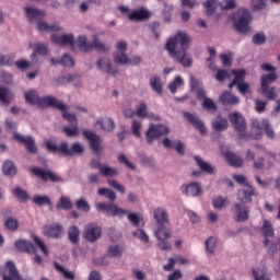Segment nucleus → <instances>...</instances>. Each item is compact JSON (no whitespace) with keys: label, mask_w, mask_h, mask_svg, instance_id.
I'll list each match as a JSON object with an SVG mask.
<instances>
[{"label":"nucleus","mask_w":280,"mask_h":280,"mask_svg":"<svg viewBox=\"0 0 280 280\" xmlns=\"http://www.w3.org/2000/svg\"><path fill=\"white\" fill-rule=\"evenodd\" d=\"M191 38L185 32H177L166 44V50L171 58L179 62L182 67H191V57L187 55Z\"/></svg>","instance_id":"f257e3e1"},{"label":"nucleus","mask_w":280,"mask_h":280,"mask_svg":"<svg viewBox=\"0 0 280 280\" xmlns=\"http://www.w3.org/2000/svg\"><path fill=\"white\" fill-rule=\"evenodd\" d=\"M25 100L28 104L38 106L39 108H58V110H69V106L56 98V96L39 97L37 91L25 93Z\"/></svg>","instance_id":"f03ea898"},{"label":"nucleus","mask_w":280,"mask_h":280,"mask_svg":"<svg viewBox=\"0 0 280 280\" xmlns=\"http://www.w3.org/2000/svg\"><path fill=\"white\" fill-rule=\"evenodd\" d=\"M46 148L48 152H58L60 154H65L66 156H73V154H83L84 145L80 142H74L71 148L67 142H61L60 145H56L51 141L46 142Z\"/></svg>","instance_id":"7ed1b4c3"},{"label":"nucleus","mask_w":280,"mask_h":280,"mask_svg":"<svg viewBox=\"0 0 280 280\" xmlns=\"http://www.w3.org/2000/svg\"><path fill=\"white\" fill-rule=\"evenodd\" d=\"M250 126H252V137L254 139H261L264 135V130L268 139H275L276 137L275 129H272V126H270V122L268 121V119L259 120L257 118H253L250 121Z\"/></svg>","instance_id":"20e7f679"},{"label":"nucleus","mask_w":280,"mask_h":280,"mask_svg":"<svg viewBox=\"0 0 280 280\" xmlns=\"http://www.w3.org/2000/svg\"><path fill=\"white\" fill-rule=\"evenodd\" d=\"M232 20L236 32H240L241 34L250 32V26L248 25H250L253 18L250 16V12H248V10L244 8L238 9L235 13H233Z\"/></svg>","instance_id":"39448f33"},{"label":"nucleus","mask_w":280,"mask_h":280,"mask_svg":"<svg viewBox=\"0 0 280 280\" xmlns=\"http://www.w3.org/2000/svg\"><path fill=\"white\" fill-rule=\"evenodd\" d=\"M277 81V73L270 72L269 74H265L260 79L261 84V93L267 97V100H277V88L270 86L272 82Z\"/></svg>","instance_id":"423d86ee"},{"label":"nucleus","mask_w":280,"mask_h":280,"mask_svg":"<svg viewBox=\"0 0 280 280\" xmlns=\"http://www.w3.org/2000/svg\"><path fill=\"white\" fill-rule=\"evenodd\" d=\"M232 75H234V80L232 83H230V89H233V86H237V90L242 95H248V93H250V84L244 82V75H246V70H232Z\"/></svg>","instance_id":"0eeeda50"},{"label":"nucleus","mask_w":280,"mask_h":280,"mask_svg":"<svg viewBox=\"0 0 280 280\" xmlns=\"http://www.w3.org/2000/svg\"><path fill=\"white\" fill-rule=\"evenodd\" d=\"M128 51V43L120 40L116 44V50L113 54L115 65L128 67L130 63V57L126 54Z\"/></svg>","instance_id":"6e6552de"},{"label":"nucleus","mask_w":280,"mask_h":280,"mask_svg":"<svg viewBox=\"0 0 280 280\" xmlns=\"http://www.w3.org/2000/svg\"><path fill=\"white\" fill-rule=\"evenodd\" d=\"M83 237L86 242L94 243L102 237V228L97 223H89L84 226Z\"/></svg>","instance_id":"1a4fd4ad"},{"label":"nucleus","mask_w":280,"mask_h":280,"mask_svg":"<svg viewBox=\"0 0 280 280\" xmlns=\"http://www.w3.org/2000/svg\"><path fill=\"white\" fill-rule=\"evenodd\" d=\"M229 119L236 132H238V137L241 139H246V133L244 132L246 130V120L244 117L240 115V113H232L230 114Z\"/></svg>","instance_id":"9d476101"},{"label":"nucleus","mask_w":280,"mask_h":280,"mask_svg":"<svg viewBox=\"0 0 280 280\" xmlns=\"http://www.w3.org/2000/svg\"><path fill=\"white\" fill-rule=\"evenodd\" d=\"M165 135H170V127L164 125H151L147 131V141L148 143H152L154 139H159V137Z\"/></svg>","instance_id":"9b49d317"},{"label":"nucleus","mask_w":280,"mask_h":280,"mask_svg":"<svg viewBox=\"0 0 280 280\" xmlns=\"http://www.w3.org/2000/svg\"><path fill=\"white\" fill-rule=\"evenodd\" d=\"M232 211L236 222H247L248 218H250V208L244 203H235Z\"/></svg>","instance_id":"f8f14e48"},{"label":"nucleus","mask_w":280,"mask_h":280,"mask_svg":"<svg viewBox=\"0 0 280 280\" xmlns=\"http://www.w3.org/2000/svg\"><path fill=\"white\" fill-rule=\"evenodd\" d=\"M83 137L88 139L90 143V148L95 152L96 154L98 152H102V137L97 136V133L93 131L85 130L83 131Z\"/></svg>","instance_id":"ddd939ff"},{"label":"nucleus","mask_w":280,"mask_h":280,"mask_svg":"<svg viewBox=\"0 0 280 280\" xmlns=\"http://www.w3.org/2000/svg\"><path fill=\"white\" fill-rule=\"evenodd\" d=\"M180 191L184 194V196H188L190 198L202 196V187L197 182L183 185L180 187Z\"/></svg>","instance_id":"4468645a"},{"label":"nucleus","mask_w":280,"mask_h":280,"mask_svg":"<svg viewBox=\"0 0 280 280\" xmlns=\"http://www.w3.org/2000/svg\"><path fill=\"white\" fill-rule=\"evenodd\" d=\"M184 117L200 132V135H207V126H205V121H202L197 115L191 114L189 112H184Z\"/></svg>","instance_id":"2eb2a0df"},{"label":"nucleus","mask_w":280,"mask_h":280,"mask_svg":"<svg viewBox=\"0 0 280 280\" xmlns=\"http://www.w3.org/2000/svg\"><path fill=\"white\" fill-rule=\"evenodd\" d=\"M96 67L98 71H102L103 73H108V75H115V73H117V70L113 68V61H110V58L108 57H100L96 60Z\"/></svg>","instance_id":"dca6fc26"},{"label":"nucleus","mask_w":280,"mask_h":280,"mask_svg":"<svg viewBox=\"0 0 280 280\" xmlns=\"http://www.w3.org/2000/svg\"><path fill=\"white\" fill-rule=\"evenodd\" d=\"M94 128L103 130V132H113L115 130V121L110 117H101L94 122Z\"/></svg>","instance_id":"f3484780"},{"label":"nucleus","mask_w":280,"mask_h":280,"mask_svg":"<svg viewBox=\"0 0 280 280\" xmlns=\"http://www.w3.org/2000/svg\"><path fill=\"white\" fill-rule=\"evenodd\" d=\"M33 174L39 176L43 180H51L52 183H62V178L58 176L56 173H51V171H46L43 168H33Z\"/></svg>","instance_id":"a211bd4d"},{"label":"nucleus","mask_w":280,"mask_h":280,"mask_svg":"<svg viewBox=\"0 0 280 280\" xmlns=\"http://www.w3.org/2000/svg\"><path fill=\"white\" fill-rule=\"evenodd\" d=\"M51 40L56 45H68L69 47H73V45H75V37L73 34H52Z\"/></svg>","instance_id":"6ab92c4d"},{"label":"nucleus","mask_w":280,"mask_h":280,"mask_svg":"<svg viewBox=\"0 0 280 280\" xmlns=\"http://www.w3.org/2000/svg\"><path fill=\"white\" fill-rule=\"evenodd\" d=\"M252 196H257V191L253 186H246L238 190L237 199L243 202V205H249V202H253V198H250Z\"/></svg>","instance_id":"aec40b11"},{"label":"nucleus","mask_w":280,"mask_h":280,"mask_svg":"<svg viewBox=\"0 0 280 280\" xmlns=\"http://www.w3.org/2000/svg\"><path fill=\"white\" fill-rule=\"evenodd\" d=\"M153 218L156 225L170 224V214L165 208L159 207L153 211Z\"/></svg>","instance_id":"412c9836"},{"label":"nucleus","mask_w":280,"mask_h":280,"mask_svg":"<svg viewBox=\"0 0 280 280\" xmlns=\"http://www.w3.org/2000/svg\"><path fill=\"white\" fill-rule=\"evenodd\" d=\"M14 140L19 141L20 143H24L28 152L36 154V144L33 137H25L21 133H14Z\"/></svg>","instance_id":"4be33fe9"},{"label":"nucleus","mask_w":280,"mask_h":280,"mask_svg":"<svg viewBox=\"0 0 280 280\" xmlns=\"http://www.w3.org/2000/svg\"><path fill=\"white\" fill-rule=\"evenodd\" d=\"M63 231L65 228H62V225L59 223L44 226V235H46V237L58 238L60 235H62Z\"/></svg>","instance_id":"5701e85b"},{"label":"nucleus","mask_w":280,"mask_h":280,"mask_svg":"<svg viewBox=\"0 0 280 280\" xmlns=\"http://www.w3.org/2000/svg\"><path fill=\"white\" fill-rule=\"evenodd\" d=\"M16 250L20 253H28V255H36V247L30 241L19 240L14 243Z\"/></svg>","instance_id":"b1692460"},{"label":"nucleus","mask_w":280,"mask_h":280,"mask_svg":"<svg viewBox=\"0 0 280 280\" xmlns=\"http://www.w3.org/2000/svg\"><path fill=\"white\" fill-rule=\"evenodd\" d=\"M170 224L155 225L154 235L156 240H170L172 237V230Z\"/></svg>","instance_id":"393cba45"},{"label":"nucleus","mask_w":280,"mask_h":280,"mask_svg":"<svg viewBox=\"0 0 280 280\" xmlns=\"http://www.w3.org/2000/svg\"><path fill=\"white\" fill-rule=\"evenodd\" d=\"M129 21H145V19H150V12L145 9L135 10L128 13Z\"/></svg>","instance_id":"a878e982"},{"label":"nucleus","mask_w":280,"mask_h":280,"mask_svg":"<svg viewBox=\"0 0 280 280\" xmlns=\"http://www.w3.org/2000/svg\"><path fill=\"white\" fill-rule=\"evenodd\" d=\"M194 161L202 172H206V174H215V167L207 163L202 158L195 155Z\"/></svg>","instance_id":"bb28decb"},{"label":"nucleus","mask_w":280,"mask_h":280,"mask_svg":"<svg viewBox=\"0 0 280 280\" xmlns=\"http://www.w3.org/2000/svg\"><path fill=\"white\" fill-rule=\"evenodd\" d=\"M212 130L215 132H224L229 128V121L226 118H223L222 116H218L215 120L211 124Z\"/></svg>","instance_id":"cd10ccee"},{"label":"nucleus","mask_w":280,"mask_h":280,"mask_svg":"<svg viewBox=\"0 0 280 280\" xmlns=\"http://www.w3.org/2000/svg\"><path fill=\"white\" fill-rule=\"evenodd\" d=\"M31 49H34L31 58L36 60V56H47V45L43 43H36L30 45Z\"/></svg>","instance_id":"c85d7f7f"},{"label":"nucleus","mask_w":280,"mask_h":280,"mask_svg":"<svg viewBox=\"0 0 280 280\" xmlns=\"http://www.w3.org/2000/svg\"><path fill=\"white\" fill-rule=\"evenodd\" d=\"M37 30L39 32H59L60 25L58 23L49 24L43 20L37 22Z\"/></svg>","instance_id":"c756f323"},{"label":"nucleus","mask_w":280,"mask_h":280,"mask_svg":"<svg viewBox=\"0 0 280 280\" xmlns=\"http://www.w3.org/2000/svg\"><path fill=\"white\" fill-rule=\"evenodd\" d=\"M254 280H270V273L268 269L264 266L258 267L257 269H252Z\"/></svg>","instance_id":"7c9ffc66"},{"label":"nucleus","mask_w":280,"mask_h":280,"mask_svg":"<svg viewBox=\"0 0 280 280\" xmlns=\"http://www.w3.org/2000/svg\"><path fill=\"white\" fill-rule=\"evenodd\" d=\"M124 255V247L118 244H113L107 247V257L119 259Z\"/></svg>","instance_id":"2f4dec72"},{"label":"nucleus","mask_w":280,"mask_h":280,"mask_svg":"<svg viewBox=\"0 0 280 280\" xmlns=\"http://www.w3.org/2000/svg\"><path fill=\"white\" fill-rule=\"evenodd\" d=\"M12 196L16 198V200H21L22 202H27L30 200V194L21 186H16L11 190Z\"/></svg>","instance_id":"473e14b6"},{"label":"nucleus","mask_w":280,"mask_h":280,"mask_svg":"<svg viewBox=\"0 0 280 280\" xmlns=\"http://www.w3.org/2000/svg\"><path fill=\"white\" fill-rule=\"evenodd\" d=\"M220 102L224 105V106H233L235 104H240V98H237L235 95L229 93V92H224L221 96H220Z\"/></svg>","instance_id":"72a5a7b5"},{"label":"nucleus","mask_w":280,"mask_h":280,"mask_svg":"<svg viewBox=\"0 0 280 280\" xmlns=\"http://www.w3.org/2000/svg\"><path fill=\"white\" fill-rule=\"evenodd\" d=\"M25 12H26V16L28 18L31 23L33 21H36L37 19H40V16H45L44 11H40V10L34 8V7H26Z\"/></svg>","instance_id":"f704fd0d"},{"label":"nucleus","mask_w":280,"mask_h":280,"mask_svg":"<svg viewBox=\"0 0 280 280\" xmlns=\"http://www.w3.org/2000/svg\"><path fill=\"white\" fill-rule=\"evenodd\" d=\"M225 159L228 163L232 165V167H242V165L244 164V161L242 160V158H240V155L233 152H228L225 154Z\"/></svg>","instance_id":"c9c22d12"},{"label":"nucleus","mask_w":280,"mask_h":280,"mask_svg":"<svg viewBox=\"0 0 280 280\" xmlns=\"http://www.w3.org/2000/svg\"><path fill=\"white\" fill-rule=\"evenodd\" d=\"M260 231L265 237H275V228L272 226V223L267 219L262 220Z\"/></svg>","instance_id":"e433bc0d"},{"label":"nucleus","mask_w":280,"mask_h":280,"mask_svg":"<svg viewBox=\"0 0 280 280\" xmlns=\"http://www.w3.org/2000/svg\"><path fill=\"white\" fill-rule=\"evenodd\" d=\"M77 45L81 51H93V43H89V38L84 35L78 37Z\"/></svg>","instance_id":"4c0bfd02"},{"label":"nucleus","mask_w":280,"mask_h":280,"mask_svg":"<svg viewBox=\"0 0 280 280\" xmlns=\"http://www.w3.org/2000/svg\"><path fill=\"white\" fill-rule=\"evenodd\" d=\"M209 58L206 59L207 67L211 69V71H218V67L215 66V58L218 52L215 51V48L210 47L208 48Z\"/></svg>","instance_id":"58836bf2"},{"label":"nucleus","mask_w":280,"mask_h":280,"mask_svg":"<svg viewBox=\"0 0 280 280\" xmlns=\"http://www.w3.org/2000/svg\"><path fill=\"white\" fill-rule=\"evenodd\" d=\"M182 86H185V79H183L180 75H176L174 80L168 84V90L174 95L178 89H182Z\"/></svg>","instance_id":"ea45409f"},{"label":"nucleus","mask_w":280,"mask_h":280,"mask_svg":"<svg viewBox=\"0 0 280 280\" xmlns=\"http://www.w3.org/2000/svg\"><path fill=\"white\" fill-rule=\"evenodd\" d=\"M55 269L57 272L62 275L63 279L75 280V273L73 271H69V269L65 268L62 265L55 262Z\"/></svg>","instance_id":"a19ab883"},{"label":"nucleus","mask_w":280,"mask_h":280,"mask_svg":"<svg viewBox=\"0 0 280 280\" xmlns=\"http://www.w3.org/2000/svg\"><path fill=\"white\" fill-rule=\"evenodd\" d=\"M127 220L132 224V226H143V215L139 212L127 213Z\"/></svg>","instance_id":"79ce46f5"},{"label":"nucleus","mask_w":280,"mask_h":280,"mask_svg":"<svg viewBox=\"0 0 280 280\" xmlns=\"http://www.w3.org/2000/svg\"><path fill=\"white\" fill-rule=\"evenodd\" d=\"M203 8H206V14L211 16L220 8V2L218 0H207L203 2Z\"/></svg>","instance_id":"37998d69"},{"label":"nucleus","mask_w":280,"mask_h":280,"mask_svg":"<svg viewBox=\"0 0 280 280\" xmlns=\"http://www.w3.org/2000/svg\"><path fill=\"white\" fill-rule=\"evenodd\" d=\"M150 86L153 89V91H155V93L161 95V93H163V82L161 81V77H152L150 79Z\"/></svg>","instance_id":"c03bdc74"},{"label":"nucleus","mask_w":280,"mask_h":280,"mask_svg":"<svg viewBox=\"0 0 280 280\" xmlns=\"http://www.w3.org/2000/svg\"><path fill=\"white\" fill-rule=\"evenodd\" d=\"M2 172L4 176H16V166H14V162L10 160L5 161L2 166Z\"/></svg>","instance_id":"a18cd8bd"},{"label":"nucleus","mask_w":280,"mask_h":280,"mask_svg":"<svg viewBox=\"0 0 280 280\" xmlns=\"http://www.w3.org/2000/svg\"><path fill=\"white\" fill-rule=\"evenodd\" d=\"M92 49L100 51L101 54H106L110 51V45L100 42V39L94 38L92 40Z\"/></svg>","instance_id":"49530a36"},{"label":"nucleus","mask_w":280,"mask_h":280,"mask_svg":"<svg viewBox=\"0 0 280 280\" xmlns=\"http://www.w3.org/2000/svg\"><path fill=\"white\" fill-rule=\"evenodd\" d=\"M68 237L71 244H78L80 242V229L75 225L70 226L68 230Z\"/></svg>","instance_id":"de8ad7c7"},{"label":"nucleus","mask_w":280,"mask_h":280,"mask_svg":"<svg viewBox=\"0 0 280 280\" xmlns=\"http://www.w3.org/2000/svg\"><path fill=\"white\" fill-rule=\"evenodd\" d=\"M100 174L102 176L113 177V176H117V174H119V171L117 170V167H110L108 165H103L100 167Z\"/></svg>","instance_id":"09e8293b"},{"label":"nucleus","mask_w":280,"mask_h":280,"mask_svg":"<svg viewBox=\"0 0 280 280\" xmlns=\"http://www.w3.org/2000/svg\"><path fill=\"white\" fill-rule=\"evenodd\" d=\"M13 98L14 95L10 90L5 88H0V102H2L3 104H10Z\"/></svg>","instance_id":"8fccbe9b"},{"label":"nucleus","mask_w":280,"mask_h":280,"mask_svg":"<svg viewBox=\"0 0 280 280\" xmlns=\"http://www.w3.org/2000/svg\"><path fill=\"white\" fill-rule=\"evenodd\" d=\"M19 226H20L19 220L14 218H9L4 221V228L8 231H11L12 233L19 231Z\"/></svg>","instance_id":"3c124183"},{"label":"nucleus","mask_w":280,"mask_h":280,"mask_svg":"<svg viewBox=\"0 0 280 280\" xmlns=\"http://www.w3.org/2000/svg\"><path fill=\"white\" fill-rule=\"evenodd\" d=\"M72 207H73V202L67 196H61V198L57 203V209H63L66 211L71 209Z\"/></svg>","instance_id":"603ef678"},{"label":"nucleus","mask_w":280,"mask_h":280,"mask_svg":"<svg viewBox=\"0 0 280 280\" xmlns=\"http://www.w3.org/2000/svg\"><path fill=\"white\" fill-rule=\"evenodd\" d=\"M201 106L202 108H205V110H209L210 113H215V110H218V105L215 104V101L210 97L205 98L201 103Z\"/></svg>","instance_id":"864d4df0"},{"label":"nucleus","mask_w":280,"mask_h":280,"mask_svg":"<svg viewBox=\"0 0 280 280\" xmlns=\"http://www.w3.org/2000/svg\"><path fill=\"white\" fill-rule=\"evenodd\" d=\"M33 202L34 205H37V207H44V205L51 206V199L48 196L35 195L33 197Z\"/></svg>","instance_id":"5fc2aeb1"},{"label":"nucleus","mask_w":280,"mask_h":280,"mask_svg":"<svg viewBox=\"0 0 280 280\" xmlns=\"http://www.w3.org/2000/svg\"><path fill=\"white\" fill-rule=\"evenodd\" d=\"M212 205L214 209H224V207H229V200L226 197L219 196L213 199Z\"/></svg>","instance_id":"6e6d98bb"},{"label":"nucleus","mask_w":280,"mask_h":280,"mask_svg":"<svg viewBox=\"0 0 280 280\" xmlns=\"http://www.w3.org/2000/svg\"><path fill=\"white\" fill-rule=\"evenodd\" d=\"M133 237H137V240H140V242H144V244H148L150 242V236H148V233L143 229H138L132 233Z\"/></svg>","instance_id":"4d7b16f0"},{"label":"nucleus","mask_w":280,"mask_h":280,"mask_svg":"<svg viewBox=\"0 0 280 280\" xmlns=\"http://www.w3.org/2000/svg\"><path fill=\"white\" fill-rule=\"evenodd\" d=\"M33 240L35 242V246H37V248L42 250L43 255L47 257V255H49V250L47 249V245H45V242H43V240H40L38 236H33Z\"/></svg>","instance_id":"13d9d810"},{"label":"nucleus","mask_w":280,"mask_h":280,"mask_svg":"<svg viewBox=\"0 0 280 280\" xmlns=\"http://www.w3.org/2000/svg\"><path fill=\"white\" fill-rule=\"evenodd\" d=\"M217 243H218V241L215 240V237L210 236L206 241V250H207V253H209L210 255H213V253H215V244Z\"/></svg>","instance_id":"bf43d9fd"},{"label":"nucleus","mask_w":280,"mask_h":280,"mask_svg":"<svg viewBox=\"0 0 280 280\" xmlns=\"http://www.w3.org/2000/svg\"><path fill=\"white\" fill-rule=\"evenodd\" d=\"M109 215H116L118 218H124L126 215H128V210L124 209V208H119L117 207V205L112 206V212Z\"/></svg>","instance_id":"052dcab7"},{"label":"nucleus","mask_w":280,"mask_h":280,"mask_svg":"<svg viewBox=\"0 0 280 280\" xmlns=\"http://www.w3.org/2000/svg\"><path fill=\"white\" fill-rule=\"evenodd\" d=\"M250 5L255 12L266 10V0H250Z\"/></svg>","instance_id":"680f3d73"},{"label":"nucleus","mask_w":280,"mask_h":280,"mask_svg":"<svg viewBox=\"0 0 280 280\" xmlns=\"http://www.w3.org/2000/svg\"><path fill=\"white\" fill-rule=\"evenodd\" d=\"M98 196H105L106 198H108V200H117V195L115 194V191L108 188H100Z\"/></svg>","instance_id":"e2e57ef3"},{"label":"nucleus","mask_w":280,"mask_h":280,"mask_svg":"<svg viewBox=\"0 0 280 280\" xmlns=\"http://www.w3.org/2000/svg\"><path fill=\"white\" fill-rule=\"evenodd\" d=\"M75 207L77 209H79V211H85L88 213V211H91V206L89 205V202H86V199L81 198L78 199L75 201Z\"/></svg>","instance_id":"0e129e2a"},{"label":"nucleus","mask_w":280,"mask_h":280,"mask_svg":"<svg viewBox=\"0 0 280 280\" xmlns=\"http://www.w3.org/2000/svg\"><path fill=\"white\" fill-rule=\"evenodd\" d=\"M95 207H96L97 211H103L107 215H110V213L113 211V203L98 202V203H96Z\"/></svg>","instance_id":"69168bd1"},{"label":"nucleus","mask_w":280,"mask_h":280,"mask_svg":"<svg viewBox=\"0 0 280 280\" xmlns=\"http://www.w3.org/2000/svg\"><path fill=\"white\" fill-rule=\"evenodd\" d=\"M136 115L138 117H141L142 119H145V116L148 115V104L145 103H140L138 106H137V109H136Z\"/></svg>","instance_id":"338daca9"},{"label":"nucleus","mask_w":280,"mask_h":280,"mask_svg":"<svg viewBox=\"0 0 280 280\" xmlns=\"http://www.w3.org/2000/svg\"><path fill=\"white\" fill-rule=\"evenodd\" d=\"M118 163L126 165V167H128L129 170H132V171L137 170V166H135V164H132V162L128 160V156H126V154L118 155Z\"/></svg>","instance_id":"774afa93"}]
</instances>
